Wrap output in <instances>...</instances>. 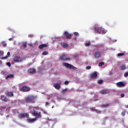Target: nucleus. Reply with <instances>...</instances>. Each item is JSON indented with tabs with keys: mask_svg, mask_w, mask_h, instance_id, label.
Segmentation results:
<instances>
[{
	"mask_svg": "<svg viewBox=\"0 0 128 128\" xmlns=\"http://www.w3.org/2000/svg\"><path fill=\"white\" fill-rule=\"evenodd\" d=\"M21 90L22 92H30V88L26 86H24L21 88Z\"/></svg>",
	"mask_w": 128,
	"mask_h": 128,
	"instance_id": "nucleus-12",
	"label": "nucleus"
},
{
	"mask_svg": "<svg viewBox=\"0 0 128 128\" xmlns=\"http://www.w3.org/2000/svg\"><path fill=\"white\" fill-rule=\"evenodd\" d=\"M124 76L125 78H127L128 76V72H126L124 73Z\"/></svg>",
	"mask_w": 128,
	"mask_h": 128,
	"instance_id": "nucleus-33",
	"label": "nucleus"
},
{
	"mask_svg": "<svg viewBox=\"0 0 128 128\" xmlns=\"http://www.w3.org/2000/svg\"><path fill=\"white\" fill-rule=\"evenodd\" d=\"M124 56V53H119L118 54V56Z\"/></svg>",
	"mask_w": 128,
	"mask_h": 128,
	"instance_id": "nucleus-26",
	"label": "nucleus"
},
{
	"mask_svg": "<svg viewBox=\"0 0 128 128\" xmlns=\"http://www.w3.org/2000/svg\"><path fill=\"white\" fill-rule=\"evenodd\" d=\"M126 65L122 64L120 67V70H126Z\"/></svg>",
	"mask_w": 128,
	"mask_h": 128,
	"instance_id": "nucleus-24",
	"label": "nucleus"
},
{
	"mask_svg": "<svg viewBox=\"0 0 128 128\" xmlns=\"http://www.w3.org/2000/svg\"><path fill=\"white\" fill-rule=\"evenodd\" d=\"M54 88L56 90H60L62 86H60V82H57L54 85Z\"/></svg>",
	"mask_w": 128,
	"mask_h": 128,
	"instance_id": "nucleus-16",
	"label": "nucleus"
},
{
	"mask_svg": "<svg viewBox=\"0 0 128 128\" xmlns=\"http://www.w3.org/2000/svg\"><path fill=\"white\" fill-rule=\"evenodd\" d=\"M109 93H110V91H108V90H104L100 91V94H109Z\"/></svg>",
	"mask_w": 128,
	"mask_h": 128,
	"instance_id": "nucleus-19",
	"label": "nucleus"
},
{
	"mask_svg": "<svg viewBox=\"0 0 128 128\" xmlns=\"http://www.w3.org/2000/svg\"><path fill=\"white\" fill-rule=\"evenodd\" d=\"M48 52H44L42 53V54L43 56H47V54H48Z\"/></svg>",
	"mask_w": 128,
	"mask_h": 128,
	"instance_id": "nucleus-29",
	"label": "nucleus"
},
{
	"mask_svg": "<svg viewBox=\"0 0 128 128\" xmlns=\"http://www.w3.org/2000/svg\"><path fill=\"white\" fill-rule=\"evenodd\" d=\"M60 44L61 46H62L64 48H68V44L66 43L62 42Z\"/></svg>",
	"mask_w": 128,
	"mask_h": 128,
	"instance_id": "nucleus-22",
	"label": "nucleus"
},
{
	"mask_svg": "<svg viewBox=\"0 0 128 128\" xmlns=\"http://www.w3.org/2000/svg\"><path fill=\"white\" fill-rule=\"evenodd\" d=\"M110 104H104L102 106V108H108Z\"/></svg>",
	"mask_w": 128,
	"mask_h": 128,
	"instance_id": "nucleus-25",
	"label": "nucleus"
},
{
	"mask_svg": "<svg viewBox=\"0 0 128 128\" xmlns=\"http://www.w3.org/2000/svg\"><path fill=\"white\" fill-rule=\"evenodd\" d=\"M28 113H22L18 115V118H28Z\"/></svg>",
	"mask_w": 128,
	"mask_h": 128,
	"instance_id": "nucleus-10",
	"label": "nucleus"
},
{
	"mask_svg": "<svg viewBox=\"0 0 128 128\" xmlns=\"http://www.w3.org/2000/svg\"><path fill=\"white\" fill-rule=\"evenodd\" d=\"M0 100H2V102H8V98L6 97V96L4 95L1 96L0 98Z\"/></svg>",
	"mask_w": 128,
	"mask_h": 128,
	"instance_id": "nucleus-8",
	"label": "nucleus"
},
{
	"mask_svg": "<svg viewBox=\"0 0 128 128\" xmlns=\"http://www.w3.org/2000/svg\"><path fill=\"white\" fill-rule=\"evenodd\" d=\"M14 78V74H10L5 76L6 80H8V78H10V79Z\"/></svg>",
	"mask_w": 128,
	"mask_h": 128,
	"instance_id": "nucleus-17",
	"label": "nucleus"
},
{
	"mask_svg": "<svg viewBox=\"0 0 128 128\" xmlns=\"http://www.w3.org/2000/svg\"><path fill=\"white\" fill-rule=\"evenodd\" d=\"M72 36V34H70L68 32L66 31L64 32V38H66L68 40H70Z\"/></svg>",
	"mask_w": 128,
	"mask_h": 128,
	"instance_id": "nucleus-7",
	"label": "nucleus"
},
{
	"mask_svg": "<svg viewBox=\"0 0 128 128\" xmlns=\"http://www.w3.org/2000/svg\"><path fill=\"white\" fill-rule=\"evenodd\" d=\"M28 72L29 74H36V69L34 68H30L28 70Z\"/></svg>",
	"mask_w": 128,
	"mask_h": 128,
	"instance_id": "nucleus-15",
	"label": "nucleus"
},
{
	"mask_svg": "<svg viewBox=\"0 0 128 128\" xmlns=\"http://www.w3.org/2000/svg\"><path fill=\"white\" fill-rule=\"evenodd\" d=\"M28 122H30V124H32V122H36V118H28L27 120Z\"/></svg>",
	"mask_w": 128,
	"mask_h": 128,
	"instance_id": "nucleus-18",
	"label": "nucleus"
},
{
	"mask_svg": "<svg viewBox=\"0 0 128 128\" xmlns=\"http://www.w3.org/2000/svg\"><path fill=\"white\" fill-rule=\"evenodd\" d=\"M125 114H126V111H124V112H122V116H124Z\"/></svg>",
	"mask_w": 128,
	"mask_h": 128,
	"instance_id": "nucleus-34",
	"label": "nucleus"
},
{
	"mask_svg": "<svg viewBox=\"0 0 128 128\" xmlns=\"http://www.w3.org/2000/svg\"><path fill=\"white\" fill-rule=\"evenodd\" d=\"M74 34H76V36H78V32H74Z\"/></svg>",
	"mask_w": 128,
	"mask_h": 128,
	"instance_id": "nucleus-42",
	"label": "nucleus"
},
{
	"mask_svg": "<svg viewBox=\"0 0 128 128\" xmlns=\"http://www.w3.org/2000/svg\"><path fill=\"white\" fill-rule=\"evenodd\" d=\"M92 68V66H86V70H90Z\"/></svg>",
	"mask_w": 128,
	"mask_h": 128,
	"instance_id": "nucleus-35",
	"label": "nucleus"
},
{
	"mask_svg": "<svg viewBox=\"0 0 128 128\" xmlns=\"http://www.w3.org/2000/svg\"><path fill=\"white\" fill-rule=\"evenodd\" d=\"M45 104L46 106H48V104H50V103H48V102H46Z\"/></svg>",
	"mask_w": 128,
	"mask_h": 128,
	"instance_id": "nucleus-41",
	"label": "nucleus"
},
{
	"mask_svg": "<svg viewBox=\"0 0 128 128\" xmlns=\"http://www.w3.org/2000/svg\"><path fill=\"white\" fill-rule=\"evenodd\" d=\"M116 86L118 88H123L124 86H126V84H124V82H117Z\"/></svg>",
	"mask_w": 128,
	"mask_h": 128,
	"instance_id": "nucleus-14",
	"label": "nucleus"
},
{
	"mask_svg": "<svg viewBox=\"0 0 128 128\" xmlns=\"http://www.w3.org/2000/svg\"><path fill=\"white\" fill-rule=\"evenodd\" d=\"M102 82H104V80H100L98 81V84H100Z\"/></svg>",
	"mask_w": 128,
	"mask_h": 128,
	"instance_id": "nucleus-32",
	"label": "nucleus"
},
{
	"mask_svg": "<svg viewBox=\"0 0 128 128\" xmlns=\"http://www.w3.org/2000/svg\"><path fill=\"white\" fill-rule=\"evenodd\" d=\"M68 84H70V82H68V81H65L64 82V84H65V86H68Z\"/></svg>",
	"mask_w": 128,
	"mask_h": 128,
	"instance_id": "nucleus-30",
	"label": "nucleus"
},
{
	"mask_svg": "<svg viewBox=\"0 0 128 128\" xmlns=\"http://www.w3.org/2000/svg\"><path fill=\"white\" fill-rule=\"evenodd\" d=\"M1 46H2L4 48H6L7 44L6 43L5 41H2L0 42V44Z\"/></svg>",
	"mask_w": 128,
	"mask_h": 128,
	"instance_id": "nucleus-23",
	"label": "nucleus"
},
{
	"mask_svg": "<svg viewBox=\"0 0 128 128\" xmlns=\"http://www.w3.org/2000/svg\"><path fill=\"white\" fill-rule=\"evenodd\" d=\"M5 94L8 98H12V96H14V92H11L6 91L5 92Z\"/></svg>",
	"mask_w": 128,
	"mask_h": 128,
	"instance_id": "nucleus-13",
	"label": "nucleus"
},
{
	"mask_svg": "<svg viewBox=\"0 0 128 128\" xmlns=\"http://www.w3.org/2000/svg\"><path fill=\"white\" fill-rule=\"evenodd\" d=\"M0 56H4V51H0Z\"/></svg>",
	"mask_w": 128,
	"mask_h": 128,
	"instance_id": "nucleus-31",
	"label": "nucleus"
},
{
	"mask_svg": "<svg viewBox=\"0 0 128 128\" xmlns=\"http://www.w3.org/2000/svg\"><path fill=\"white\" fill-rule=\"evenodd\" d=\"M78 54L74 56V58H78Z\"/></svg>",
	"mask_w": 128,
	"mask_h": 128,
	"instance_id": "nucleus-39",
	"label": "nucleus"
},
{
	"mask_svg": "<svg viewBox=\"0 0 128 128\" xmlns=\"http://www.w3.org/2000/svg\"><path fill=\"white\" fill-rule=\"evenodd\" d=\"M44 48H48V44H42L38 46L40 50H42Z\"/></svg>",
	"mask_w": 128,
	"mask_h": 128,
	"instance_id": "nucleus-20",
	"label": "nucleus"
},
{
	"mask_svg": "<svg viewBox=\"0 0 128 128\" xmlns=\"http://www.w3.org/2000/svg\"><path fill=\"white\" fill-rule=\"evenodd\" d=\"M24 59L20 56H16L14 58V61L15 62H24Z\"/></svg>",
	"mask_w": 128,
	"mask_h": 128,
	"instance_id": "nucleus-4",
	"label": "nucleus"
},
{
	"mask_svg": "<svg viewBox=\"0 0 128 128\" xmlns=\"http://www.w3.org/2000/svg\"><path fill=\"white\" fill-rule=\"evenodd\" d=\"M120 96V98H122L125 95H124V94H121Z\"/></svg>",
	"mask_w": 128,
	"mask_h": 128,
	"instance_id": "nucleus-38",
	"label": "nucleus"
},
{
	"mask_svg": "<svg viewBox=\"0 0 128 128\" xmlns=\"http://www.w3.org/2000/svg\"><path fill=\"white\" fill-rule=\"evenodd\" d=\"M7 66H10L11 64L10 62H8L7 63Z\"/></svg>",
	"mask_w": 128,
	"mask_h": 128,
	"instance_id": "nucleus-40",
	"label": "nucleus"
},
{
	"mask_svg": "<svg viewBox=\"0 0 128 128\" xmlns=\"http://www.w3.org/2000/svg\"><path fill=\"white\" fill-rule=\"evenodd\" d=\"M52 108H54V106H52Z\"/></svg>",
	"mask_w": 128,
	"mask_h": 128,
	"instance_id": "nucleus-45",
	"label": "nucleus"
},
{
	"mask_svg": "<svg viewBox=\"0 0 128 128\" xmlns=\"http://www.w3.org/2000/svg\"><path fill=\"white\" fill-rule=\"evenodd\" d=\"M34 100H36V96H30L25 98L26 102H34Z\"/></svg>",
	"mask_w": 128,
	"mask_h": 128,
	"instance_id": "nucleus-3",
	"label": "nucleus"
},
{
	"mask_svg": "<svg viewBox=\"0 0 128 128\" xmlns=\"http://www.w3.org/2000/svg\"><path fill=\"white\" fill-rule=\"evenodd\" d=\"M10 56V52H8L7 53V56L5 57H2L1 58V60H8V56Z\"/></svg>",
	"mask_w": 128,
	"mask_h": 128,
	"instance_id": "nucleus-21",
	"label": "nucleus"
},
{
	"mask_svg": "<svg viewBox=\"0 0 128 128\" xmlns=\"http://www.w3.org/2000/svg\"><path fill=\"white\" fill-rule=\"evenodd\" d=\"M59 60H70V56L66 54H63L60 57Z\"/></svg>",
	"mask_w": 128,
	"mask_h": 128,
	"instance_id": "nucleus-6",
	"label": "nucleus"
},
{
	"mask_svg": "<svg viewBox=\"0 0 128 128\" xmlns=\"http://www.w3.org/2000/svg\"><path fill=\"white\" fill-rule=\"evenodd\" d=\"M63 64L64 66H66V68H70V70H78V68H76V66L68 63L64 62L63 63Z\"/></svg>",
	"mask_w": 128,
	"mask_h": 128,
	"instance_id": "nucleus-5",
	"label": "nucleus"
},
{
	"mask_svg": "<svg viewBox=\"0 0 128 128\" xmlns=\"http://www.w3.org/2000/svg\"><path fill=\"white\" fill-rule=\"evenodd\" d=\"M90 46V42H87L85 44V46Z\"/></svg>",
	"mask_w": 128,
	"mask_h": 128,
	"instance_id": "nucleus-28",
	"label": "nucleus"
},
{
	"mask_svg": "<svg viewBox=\"0 0 128 128\" xmlns=\"http://www.w3.org/2000/svg\"><path fill=\"white\" fill-rule=\"evenodd\" d=\"M102 54V53L98 51V50H96V51L95 52L94 54V56L95 58H100V56Z\"/></svg>",
	"mask_w": 128,
	"mask_h": 128,
	"instance_id": "nucleus-9",
	"label": "nucleus"
},
{
	"mask_svg": "<svg viewBox=\"0 0 128 128\" xmlns=\"http://www.w3.org/2000/svg\"><path fill=\"white\" fill-rule=\"evenodd\" d=\"M31 114L36 118H42V112H40V110H36L33 111Z\"/></svg>",
	"mask_w": 128,
	"mask_h": 128,
	"instance_id": "nucleus-2",
	"label": "nucleus"
},
{
	"mask_svg": "<svg viewBox=\"0 0 128 128\" xmlns=\"http://www.w3.org/2000/svg\"><path fill=\"white\" fill-rule=\"evenodd\" d=\"M67 90H68L67 88H66L65 89L62 90V92H64H64H67Z\"/></svg>",
	"mask_w": 128,
	"mask_h": 128,
	"instance_id": "nucleus-36",
	"label": "nucleus"
},
{
	"mask_svg": "<svg viewBox=\"0 0 128 128\" xmlns=\"http://www.w3.org/2000/svg\"><path fill=\"white\" fill-rule=\"evenodd\" d=\"M12 40V38H9V40Z\"/></svg>",
	"mask_w": 128,
	"mask_h": 128,
	"instance_id": "nucleus-44",
	"label": "nucleus"
},
{
	"mask_svg": "<svg viewBox=\"0 0 128 128\" xmlns=\"http://www.w3.org/2000/svg\"><path fill=\"white\" fill-rule=\"evenodd\" d=\"M104 62H100L99 63L98 66H104Z\"/></svg>",
	"mask_w": 128,
	"mask_h": 128,
	"instance_id": "nucleus-27",
	"label": "nucleus"
},
{
	"mask_svg": "<svg viewBox=\"0 0 128 128\" xmlns=\"http://www.w3.org/2000/svg\"><path fill=\"white\" fill-rule=\"evenodd\" d=\"M94 32L95 34H104L106 32L104 29L98 26H94Z\"/></svg>",
	"mask_w": 128,
	"mask_h": 128,
	"instance_id": "nucleus-1",
	"label": "nucleus"
},
{
	"mask_svg": "<svg viewBox=\"0 0 128 128\" xmlns=\"http://www.w3.org/2000/svg\"><path fill=\"white\" fill-rule=\"evenodd\" d=\"M6 106H4L2 108V110H6Z\"/></svg>",
	"mask_w": 128,
	"mask_h": 128,
	"instance_id": "nucleus-43",
	"label": "nucleus"
},
{
	"mask_svg": "<svg viewBox=\"0 0 128 128\" xmlns=\"http://www.w3.org/2000/svg\"><path fill=\"white\" fill-rule=\"evenodd\" d=\"M23 48H26V43H24L22 45Z\"/></svg>",
	"mask_w": 128,
	"mask_h": 128,
	"instance_id": "nucleus-37",
	"label": "nucleus"
},
{
	"mask_svg": "<svg viewBox=\"0 0 128 128\" xmlns=\"http://www.w3.org/2000/svg\"><path fill=\"white\" fill-rule=\"evenodd\" d=\"M90 78H92L93 80H96V78H98V72H95L90 74Z\"/></svg>",
	"mask_w": 128,
	"mask_h": 128,
	"instance_id": "nucleus-11",
	"label": "nucleus"
}]
</instances>
